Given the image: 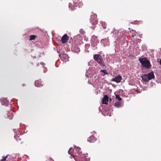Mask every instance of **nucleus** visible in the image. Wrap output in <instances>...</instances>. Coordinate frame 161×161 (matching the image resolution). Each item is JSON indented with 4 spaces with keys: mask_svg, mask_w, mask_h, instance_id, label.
Instances as JSON below:
<instances>
[{
    "mask_svg": "<svg viewBox=\"0 0 161 161\" xmlns=\"http://www.w3.org/2000/svg\"><path fill=\"white\" fill-rule=\"evenodd\" d=\"M80 150V148L76 146L73 150L71 147L68 151V153L74 158L76 161H78L76 160L77 159H78L80 161H89V158H86V154H82V152Z\"/></svg>",
    "mask_w": 161,
    "mask_h": 161,
    "instance_id": "1",
    "label": "nucleus"
},
{
    "mask_svg": "<svg viewBox=\"0 0 161 161\" xmlns=\"http://www.w3.org/2000/svg\"><path fill=\"white\" fill-rule=\"evenodd\" d=\"M139 60L143 67L148 69L151 66L150 61L146 58H140Z\"/></svg>",
    "mask_w": 161,
    "mask_h": 161,
    "instance_id": "2",
    "label": "nucleus"
},
{
    "mask_svg": "<svg viewBox=\"0 0 161 161\" xmlns=\"http://www.w3.org/2000/svg\"><path fill=\"white\" fill-rule=\"evenodd\" d=\"M93 58L100 66L103 67L105 66L104 60L101 55L98 54H95L94 55Z\"/></svg>",
    "mask_w": 161,
    "mask_h": 161,
    "instance_id": "3",
    "label": "nucleus"
},
{
    "mask_svg": "<svg viewBox=\"0 0 161 161\" xmlns=\"http://www.w3.org/2000/svg\"><path fill=\"white\" fill-rule=\"evenodd\" d=\"M78 6V2L77 1H75L74 2L73 4L71 3H69V8L70 9V7L71 6V11H72L75 9V8L76 7Z\"/></svg>",
    "mask_w": 161,
    "mask_h": 161,
    "instance_id": "4",
    "label": "nucleus"
},
{
    "mask_svg": "<svg viewBox=\"0 0 161 161\" xmlns=\"http://www.w3.org/2000/svg\"><path fill=\"white\" fill-rule=\"evenodd\" d=\"M73 52L75 53H79L80 52V48L77 45H73L71 48Z\"/></svg>",
    "mask_w": 161,
    "mask_h": 161,
    "instance_id": "5",
    "label": "nucleus"
},
{
    "mask_svg": "<svg viewBox=\"0 0 161 161\" xmlns=\"http://www.w3.org/2000/svg\"><path fill=\"white\" fill-rule=\"evenodd\" d=\"M121 76L120 75H118L116 77L112 78L111 81H115L118 83L121 81Z\"/></svg>",
    "mask_w": 161,
    "mask_h": 161,
    "instance_id": "6",
    "label": "nucleus"
},
{
    "mask_svg": "<svg viewBox=\"0 0 161 161\" xmlns=\"http://www.w3.org/2000/svg\"><path fill=\"white\" fill-rule=\"evenodd\" d=\"M69 39V37L66 34L64 35L61 38V41L63 43L66 42Z\"/></svg>",
    "mask_w": 161,
    "mask_h": 161,
    "instance_id": "7",
    "label": "nucleus"
},
{
    "mask_svg": "<svg viewBox=\"0 0 161 161\" xmlns=\"http://www.w3.org/2000/svg\"><path fill=\"white\" fill-rule=\"evenodd\" d=\"M108 101V97L107 95L104 96V97L102 99V103L103 104H107Z\"/></svg>",
    "mask_w": 161,
    "mask_h": 161,
    "instance_id": "8",
    "label": "nucleus"
},
{
    "mask_svg": "<svg viewBox=\"0 0 161 161\" xmlns=\"http://www.w3.org/2000/svg\"><path fill=\"white\" fill-rule=\"evenodd\" d=\"M0 100L2 105H7L8 104V101L6 98L1 99Z\"/></svg>",
    "mask_w": 161,
    "mask_h": 161,
    "instance_id": "9",
    "label": "nucleus"
},
{
    "mask_svg": "<svg viewBox=\"0 0 161 161\" xmlns=\"http://www.w3.org/2000/svg\"><path fill=\"white\" fill-rule=\"evenodd\" d=\"M35 85L36 87H41L43 86L42 82L39 80H36L35 82Z\"/></svg>",
    "mask_w": 161,
    "mask_h": 161,
    "instance_id": "10",
    "label": "nucleus"
},
{
    "mask_svg": "<svg viewBox=\"0 0 161 161\" xmlns=\"http://www.w3.org/2000/svg\"><path fill=\"white\" fill-rule=\"evenodd\" d=\"M114 106L117 108H120L123 106V104L122 102L116 101L114 104Z\"/></svg>",
    "mask_w": 161,
    "mask_h": 161,
    "instance_id": "11",
    "label": "nucleus"
},
{
    "mask_svg": "<svg viewBox=\"0 0 161 161\" xmlns=\"http://www.w3.org/2000/svg\"><path fill=\"white\" fill-rule=\"evenodd\" d=\"M147 75L149 80L153 78L154 77V75L153 71L151 72L150 73L147 74Z\"/></svg>",
    "mask_w": 161,
    "mask_h": 161,
    "instance_id": "12",
    "label": "nucleus"
},
{
    "mask_svg": "<svg viewBox=\"0 0 161 161\" xmlns=\"http://www.w3.org/2000/svg\"><path fill=\"white\" fill-rule=\"evenodd\" d=\"M96 140L95 138L93 136H90L87 139V141L90 142H93Z\"/></svg>",
    "mask_w": 161,
    "mask_h": 161,
    "instance_id": "13",
    "label": "nucleus"
},
{
    "mask_svg": "<svg viewBox=\"0 0 161 161\" xmlns=\"http://www.w3.org/2000/svg\"><path fill=\"white\" fill-rule=\"evenodd\" d=\"M98 42L97 41H94L92 42L91 44L92 46V49L93 50H95L97 48V46Z\"/></svg>",
    "mask_w": 161,
    "mask_h": 161,
    "instance_id": "14",
    "label": "nucleus"
},
{
    "mask_svg": "<svg viewBox=\"0 0 161 161\" xmlns=\"http://www.w3.org/2000/svg\"><path fill=\"white\" fill-rule=\"evenodd\" d=\"M101 42L104 44V46L107 45L109 43L108 40L107 39H102Z\"/></svg>",
    "mask_w": 161,
    "mask_h": 161,
    "instance_id": "15",
    "label": "nucleus"
},
{
    "mask_svg": "<svg viewBox=\"0 0 161 161\" xmlns=\"http://www.w3.org/2000/svg\"><path fill=\"white\" fill-rule=\"evenodd\" d=\"M142 78L143 80L147 82L149 81L147 74H145L143 75L142 77Z\"/></svg>",
    "mask_w": 161,
    "mask_h": 161,
    "instance_id": "16",
    "label": "nucleus"
},
{
    "mask_svg": "<svg viewBox=\"0 0 161 161\" xmlns=\"http://www.w3.org/2000/svg\"><path fill=\"white\" fill-rule=\"evenodd\" d=\"M13 117V115L11 112H8L7 114V118L10 119H12Z\"/></svg>",
    "mask_w": 161,
    "mask_h": 161,
    "instance_id": "17",
    "label": "nucleus"
},
{
    "mask_svg": "<svg viewBox=\"0 0 161 161\" xmlns=\"http://www.w3.org/2000/svg\"><path fill=\"white\" fill-rule=\"evenodd\" d=\"M14 130V133H16V134H15V135L14 136V138H15L16 137H19V134H17V133H18V131H19V130L18 129H14L13 130Z\"/></svg>",
    "mask_w": 161,
    "mask_h": 161,
    "instance_id": "18",
    "label": "nucleus"
},
{
    "mask_svg": "<svg viewBox=\"0 0 161 161\" xmlns=\"http://www.w3.org/2000/svg\"><path fill=\"white\" fill-rule=\"evenodd\" d=\"M97 18V15L96 14H94L93 15H92L91 17V19H92V21H91L92 22V20L93 19L95 20V19Z\"/></svg>",
    "mask_w": 161,
    "mask_h": 161,
    "instance_id": "19",
    "label": "nucleus"
},
{
    "mask_svg": "<svg viewBox=\"0 0 161 161\" xmlns=\"http://www.w3.org/2000/svg\"><path fill=\"white\" fill-rule=\"evenodd\" d=\"M100 23H101V24L102 25L103 28L104 29H105L106 28L105 23L103 21H101Z\"/></svg>",
    "mask_w": 161,
    "mask_h": 161,
    "instance_id": "20",
    "label": "nucleus"
},
{
    "mask_svg": "<svg viewBox=\"0 0 161 161\" xmlns=\"http://www.w3.org/2000/svg\"><path fill=\"white\" fill-rule=\"evenodd\" d=\"M116 98L118 99L119 101H120L122 100V98L120 97L119 95H115Z\"/></svg>",
    "mask_w": 161,
    "mask_h": 161,
    "instance_id": "21",
    "label": "nucleus"
},
{
    "mask_svg": "<svg viewBox=\"0 0 161 161\" xmlns=\"http://www.w3.org/2000/svg\"><path fill=\"white\" fill-rule=\"evenodd\" d=\"M36 37V36L34 35H31L30 36V40H34L35 38Z\"/></svg>",
    "mask_w": 161,
    "mask_h": 161,
    "instance_id": "22",
    "label": "nucleus"
},
{
    "mask_svg": "<svg viewBox=\"0 0 161 161\" xmlns=\"http://www.w3.org/2000/svg\"><path fill=\"white\" fill-rule=\"evenodd\" d=\"M8 156V155H7V156L5 157H3V159H1L0 160V161H6V158H7V157Z\"/></svg>",
    "mask_w": 161,
    "mask_h": 161,
    "instance_id": "23",
    "label": "nucleus"
},
{
    "mask_svg": "<svg viewBox=\"0 0 161 161\" xmlns=\"http://www.w3.org/2000/svg\"><path fill=\"white\" fill-rule=\"evenodd\" d=\"M101 72L105 74H108L106 70H101Z\"/></svg>",
    "mask_w": 161,
    "mask_h": 161,
    "instance_id": "24",
    "label": "nucleus"
},
{
    "mask_svg": "<svg viewBox=\"0 0 161 161\" xmlns=\"http://www.w3.org/2000/svg\"><path fill=\"white\" fill-rule=\"evenodd\" d=\"M80 33H81L82 34H84V31H83V30L82 29H80Z\"/></svg>",
    "mask_w": 161,
    "mask_h": 161,
    "instance_id": "25",
    "label": "nucleus"
},
{
    "mask_svg": "<svg viewBox=\"0 0 161 161\" xmlns=\"http://www.w3.org/2000/svg\"><path fill=\"white\" fill-rule=\"evenodd\" d=\"M90 46V44H86L85 46V47L86 48L87 47H89Z\"/></svg>",
    "mask_w": 161,
    "mask_h": 161,
    "instance_id": "26",
    "label": "nucleus"
},
{
    "mask_svg": "<svg viewBox=\"0 0 161 161\" xmlns=\"http://www.w3.org/2000/svg\"><path fill=\"white\" fill-rule=\"evenodd\" d=\"M130 32H132V33L133 34H134V33H136L135 31H134L133 30L132 31H130Z\"/></svg>",
    "mask_w": 161,
    "mask_h": 161,
    "instance_id": "27",
    "label": "nucleus"
},
{
    "mask_svg": "<svg viewBox=\"0 0 161 161\" xmlns=\"http://www.w3.org/2000/svg\"><path fill=\"white\" fill-rule=\"evenodd\" d=\"M136 36V35L135 34H134V35H133L131 36L132 37H134L135 36Z\"/></svg>",
    "mask_w": 161,
    "mask_h": 161,
    "instance_id": "28",
    "label": "nucleus"
},
{
    "mask_svg": "<svg viewBox=\"0 0 161 161\" xmlns=\"http://www.w3.org/2000/svg\"><path fill=\"white\" fill-rule=\"evenodd\" d=\"M43 64L44 63L42 62L41 63V64L42 65H43Z\"/></svg>",
    "mask_w": 161,
    "mask_h": 161,
    "instance_id": "29",
    "label": "nucleus"
},
{
    "mask_svg": "<svg viewBox=\"0 0 161 161\" xmlns=\"http://www.w3.org/2000/svg\"><path fill=\"white\" fill-rule=\"evenodd\" d=\"M160 64L161 65V60H160Z\"/></svg>",
    "mask_w": 161,
    "mask_h": 161,
    "instance_id": "30",
    "label": "nucleus"
},
{
    "mask_svg": "<svg viewBox=\"0 0 161 161\" xmlns=\"http://www.w3.org/2000/svg\"><path fill=\"white\" fill-rule=\"evenodd\" d=\"M90 27L91 28H92V29H94V27H91V26H90Z\"/></svg>",
    "mask_w": 161,
    "mask_h": 161,
    "instance_id": "31",
    "label": "nucleus"
},
{
    "mask_svg": "<svg viewBox=\"0 0 161 161\" xmlns=\"http://www.w3.org/2000/svg\"><path fill=\"white\" fill-rule=\"evenodd\" d=\"M93 22H92V24H93Z\"/></svg>",
    "mask_w": 161,
    "mask_h": 161,
    "instance_id": "32",
    "label": "nucleus"
}]
</instances>
